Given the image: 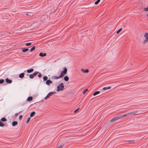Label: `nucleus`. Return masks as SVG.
Here are the masks:
<instances>
[{
	"mask_svg": "<svg viewBox=\"0 0 148 148\" xmlns=\"http://www.w3.org/2000/svg\"><path fill=\"white\" fill-rule=\"evenodd\" d=\"M62 78L61 77H60V75L59 76H54L52 77V78L54 79H58L59 78Z\"/></svg>",
	"mask_w": 148,
	"mask_h": 148,
	"instance_id": "11",
	"label": "nucleus"
},
{
	"mask_svg": "<svg viewBox=\"0 0 148 148\" xmlns=\"http://www.w3.org/2000/svg\"><path fill=\"white\" fill-rule=\"evenodd\" d=\"M39 73V74H38V76L39 77H41V74H40V73Z\"/></svg>",
	"mask_w": 148,
	"mask_h": 148,
	"instance_id": "35",
	"label": "nucleus"
},
{
	"mask_svg": "<svg viewBox=\"0 0 148 148\" xmlns=\"http://www.w3.org/2000/svg\"><path fill=\"white\" fill-rule=\"evenodd\" d=\"M28 49L26 48H23L22 50V51L23 52H25L26 51H28Z\"/></svg>",
	"mask_w": 148,
	"mask_h": 148,
	"instance_id": "12",
	"label": "nucleus"
},
{
	"mask_svg": "<svg viewBox=\"0 0 148 148\" xmlns=\"http://www.w3.org/2000/svg\"><path fill=\"white\" fill-rule=\"evenodd\" d=\"M64 87L63 83H60L57 87V91H59L60 90H62Z\"/></svg>",
	"mask_w": 148,
	"mask_h": 148,
	"instance_id": "3",
	"label": "nucleus"
},
{
	"mask_svg": "<svg viewBox=\"0 0 148 148\" xmlns=\"http://www.w3.org/2000/svg\"><path fill=\"white\" fill-rule=\"evenodd\" d=\"M34 71V69H28L27 70V72L28 73H30Z\"/></svg>",
	"mask_w": 148,
	"mask_h": 148,
	"instance_id": "18",
	"label": "nucleus"
},
{
	"mask_svg": "<svg viewBox=\"0 0 148 148\" xmlns=\"http://www.w3.org/2000/svg\"><path fill=\"white\" fill-rule=\"evenodd\" d=\"M35 114V112H32L30 114V117H32L34 116V114Z\"/></svg>",
	"mask_w": 148,
	"mask_h": 148,
	"instance_id": "21",
	"label": "nucleus"
},
{
	"mask_svg": "<svg viewBox=\"0 0 148 148\" xmlns=\"http://www.w3.org/2000/svg\"><path fill=\"white\" fill-rule=\"evenodd\" d=\"M33 99V97H28L27 100L28 101H30Z\"/></svg>",
	"mask_w": 148,
	"mask_h": 148,
	"instance_id": "19",
	"label": "nucleus"
},
{
	"mask_svg": "<svg viewBox=\"0 0 148 148\" xmlns=\"http://www.w3.org/2000/svg\"><path fill=\"white\" fill-rule=\"evenodd\" d=\"M121 119H124L123 114L119 115L114 117L110 121V122H112Z\"/></svg>",
	"mask_w": 148,
	"mask_h": 148,
	"instance_id": "1",
	"label": "nucleus"
},
{
	"mask_svg": "<svg viewBox=\"0 0 148 148\" xmlns=\"http://www.w3.org/2000/svg\"><path fill=\"white\" fill-rule=\"evenodd\" d=\"M35 46L33 47L30 49V52L32 51H34L35 49Z\"/></svg>",
	"mask_w": 148,
	"mask_h": 148,
	"instance_id": "24",
	"label": "nucleus"
},
{
	"mask_svg": "<svg viewBox=\"0 0 148 148\" xmlns=\"http://www.w3.org/2000/svg\"><path fill=\"white\" fill-rule=\"evenodd\" d=\"M39 73V72L36 71L32 74H30L29 75V77L31 79H33L34 77L36 76Z\"/></svg>",
	"mask_w": 148,
	"mask_h": 148,
	"instance_id": "7",
	"label": "nucleus"
},
{
	"mask_svg": "<svg viewBox=\"0 0 148 148\" xmlns=\"http://www.w3.org/2000/svg\"><path fill=\"white\" fill-rule=\"evenodd\" d=\"M144 10L145 11H148V6L147 8H145Z\"/></svg>",
	"mask_w": 148,
	"mask_h": 148,
	"instance_id": "33",
	"label": "nucleus"
},
{
	"mask_svg": "<svg viewBox=\"0 0 148 148\" xmlns=\"http://www.w3.org/2000/svg\"><path fill=\"white\" fill-rule=\"evenodd\" d=\"M4 125V124L2 122L0 121V127H3Z\"/></svg>",
	"mask_w": 148,
	"mask_h": 148,
	"instance_id": "26",
	"label": "nucleus"
},
{
	"mask_svg": "<svg viewBox=\"0 0 148 148\" xmlns=\"http://www.w3.org/2000/svg\"><path fill=\"white\" fill-rule=\"evenodd\" d=\"M128 142L130 143H133L134 142V141L133 140H128Z\"/></svg>",
	"mask_w": 148,
	"mask_h": 148,
	"instance_id": "29",
	"label": "nucleus"
},
{
	"mask_svg": "<svg viewBox=\"0 0 148 148\" xmlns=\"http://www.w3.org/2000/svg\"><path fill=\"white\" fill-rule=\"evenodd\" d=\"M48 77L47 76H45L43 77V79L44 80L47 81V80Z\"/></svg>",
	"mask_w": 148,
	"mask_h": 148,
	"instance_id": "25",
	"label": "nucleus"
},
{
	"mask_svg": "<svg viewBox=\"0 0 148 148\" xmlns=\"http://www.w3.org/2000/svg\"><path fill=\"white\" fill-rule=\"evenodd\" d=\"M18 114V113H16L15 115L16 116H17Z\"/></svg>",
	"mask_w": 148,
	"mask_h": 148,
	"instance_id": "38",
	"label": "nucleus"
},
{
	"mask_svg": "<svg viewBox=\"0 0 148 148\" xmlns=\"http://www.w3.org/2000/svg\"><path fill=\"white\" fill-rule=\"evenodd\" d=\"M1 121L2 122H5L7 121V119L5 117H3L1 119Z\"/></svg>",
	"mask_w": 148,
	"mask_h": 148,
	"instance_id": "22",
	"label": "nucleus"
},
{
	"mask_svg": "<svg viewBox=\"0 0 148 148\" xmlns=\"http://www.w3.org/2000/svg\"><path fill=\"white\" fill-rule=\"evenodd\" d=\"M147 16L148 17V13L147 14Z\"/></svg>",
	"mask_w": 148,
	"mask_h": 148,
	"instance_id": "40",
	"label": "nucleus"
},
{
	"mask_svg": "<svg viewBox=\"0 0 148 148\" xmlns=\"http://www.w3.org/2000/svg\"><path fill=\"white\" fill-rule=\"evenodd\" d=\"M30 119H31V118L30 117H28L27 118V120L26 121V123H28L30 121Z\"/></svg>",
	"mask_w": 148,
	"mask_h": 148,
	"instance_id": "30",
	"label": "nucleus"
},
{
	"mask_svg": "<svg viewBox=\"0 0 148 148\" xmlns=\"http://www.w3.org/2000/svg\"><path fill=\"white\" fill-rule=\"evenodd\" d=\"M81 70L84 73H88L89 72L88 70V69H82Z\"/></svg>",
	"mask_w": 148,
	"mask_h": 148,
	"instance_id": "14",
	"label": "nucleus"
},
{
	"mask_svg": "<svg viewBox=\"0 0 148 148\" xmlns=\"http://www.w3.org/2000/svg\"><path fill=\"white\" fill-rule=\"evenodd\" d=\"M88 90V89H86L85 90H84L83 92H82V93L84 94Z\"/></svg>",
	"mask_w": 148,
	"mask_h": 148,
	"instance_id": "32",
	"label": "nucleus"
},
{
	"mask_svg": "<svg viewBox=\"0 0 148 148\" xmlns=\"http://www.w3.org/2000/svg\"><path fill=\"white\" fill-rule=\"evenodd\" d=\"M25 74L24 73H22L20 74L19 75V77L21 78H23Z\"/></svg>",
	"mask_w": 148,
	"mask_h": 148,
	"instance_id": "13",
	"label": "nucleus"
},
{
	"mask_svg": "<svg viewBox=\"0 0 148 148\" xmlns=\"http://www.w3.org/2000/svg\"><path fill=\"white\" fill-rule=\"evenodd\" d=\"M144 37L146 38L143 42V44H145L148 42V33H146L144 35Z\"/></svg>",
	"mask_w": 148,
	"mask_h": 148,
	"instance_id": "5",
	"label": "nucleus"
},
{
	"mask_svg": "<svg viewBox=\"0 0 148 148\" xmlns=\"http://www.w3.org/2000/svg\"><path fill=\"white\" fill-rule=\"evenodd\" d=\"M79 108H78L76 110H75L74 111V112L75 113L76 112H77L79 109Z\"/></svg>",
	"mask_w": 148,
	"mask_h": 148,
	"instance_id": "36",
	"label": "nucleus"
},
{
	"mask_svg": "<svg viewBox=\"0 0 148 148\" xmlns=\"http://www.w3.org/2000/svg\"><path fill=\"white\" fill-rule=\"evenodd\" d=\"M31 44H32L31 43L29 42V43H26V44L25 45L26 46H30V45H31Z\"/></svg>",
	"mask_w": 148,
	"mask_h": 148,
	"instance_id": "31",
	"label": "nucleus"
},
{
	"mask_svg": "<svg viewBox=\"0 0 148 148\" xmlns=\"http://www.w3.org/2000/svg\"><path fill=\"white\" fill-rule=\"evenodd\" d=\"M26 15H28V14H26Z\"/></svg>",
	"mask_w": 148,
	"mask_h": 148,
	"instance_id": "39",
	"label": "nucleus"
},
{
	"mask_svg": "<svg viewBox=\"0 0 148 148\" xmlns=\"http://www.w3.org/2000/svg\"><path fill=\"white\" fill-rule=\"evenodd\" d=\"M64 79L66 81H68L69 79V78L67 76H65L64 77Z\"/></svg>",
	"mask_w": 148,
	"mask_h": 148,
	"instance_id": "20",
	"label": "nucleus"
},
{
	"mask_svg": "<svg viewBox=\"0 0 148 148\" xmlns=\"http://www.w3.org/2000/svg\"><path fill=\"white\" fill-rule=\"evenodd\" d=\"M122 30V28L119 29L118 31H117V32H116V33L117 34H119Z\"/></svg>",
	"mask_w": 148,
	"mask_h": 148,
	"instance_id": "28",
	"label": "nucleus"
},
{
	"mask_svg": "<svg viewBox=\"0 0 148 148\" xmlns=\"http://www.w3.org/2000/svg\"><path fill=\"white\" fill-rule=\"evenodd\" d=\"M52 83V82L49 79H48L46 81V84L47 85H49L50 84H51Z\"/></svg>",
	"mask_w": 148,
	"mask_h": 148,
	"instance_id": "9",
	"label": "nucleus"
},
{
	"mask_svg": "<svg viewBox=\"0 0 148 148\" xmlns=\"http://www.w3.org/2000/svg\"><path fill=\"white\" fill-rule=\"evenodd\" d=\"M95 140V139H93V140Z\"/></svg>",
	"mask_w": 148,
	"mask_h": 148,
	"instance_id": "41",
	"label": "nucleus"
},
{
	"mask_svg": "<svg viewBox=\"0 0 148 148\" xmlns=\"http://www.w3.org/2000/svg\"><path fill=\"white\" fill-rule=\"evenodd\" d=\"M138 111L136 110L132 112H129L128 113H127L125 114H123V116L124 118H126V117L127 116H130L132 115H135V114L138 112Z\"/></svg>",
	"mask_w": 148,
	"mask_h": 148,
	"instance_id": "2",
	"label": "nucleus"
},
{
	"mask_svg": "<svg viewBox=\"0 0 148 148\" xmlns=\"http://www.w3.org/2000/svg\"><path fill=\"white\" fill-rule=\"evenodd\" d=\"M55 92H49L48 94L45 97V99H46L49 98L51 96L53 95L56 93Z\"/></svg>",
	"mask_w": 148,
	"mask_h": 148,
	"instance_id": "6",
	"label": "nucleus"
},
{
	"mask_svg": "<svg viewBox=\"0 0 148 148\" xmlns=\"http://www.w3.org/2000/svg\"><path fill=\"white\" fill-rule=\"evenodd\" d=\"M111 86H108V87H104L103 88V90H106L107 89H109L111 88Z\"/></svg>",
	"mask_w": 148,
	"mask_h": 148,
	"instance_id": "17",
	"label": "nucleus"
},
{
	"mask_svg": "<svg viewBox=\"0 0 148 148\" xmlns=\"http://www.w3.org/2000/svg\"><path fill=\"white\" fill-rule=\"evenodd\" d=\"M100 93V92L99 91H96L93 93V96H95L99 94Z\"/></svg>",
	"mask_w": 148,
	"mask_h": 148,
	"instance_id": "15",
	"label": "nucleus"
},
{
	"mask_svg": "<svg viewBox=\"0 0 148 148\" xmlns=\"http://www.w3.org/2000/svg\"><path fill=\"white\" fill-rule=\"evenodd\" d=\"M46 55L47 54L46 53H43L42 52H41L39 54V56L42 57L46 56Z\"/></svg>",
	"mask_w": 148,
	"mask_h": 148,
	"instance_id": "10",
	"label": "nucleus"
},
{
	"mask_svg": "<svg viewBox=\"0 0 148 148\" xmlns=\"http://www.w3.org/2000/svg\"><path fill=\"white\" fill-rule=\"evenodd\" d=\"M67 69L66 67L64 68V70L61 72V73L60 75V77H63L67 73Z\"/></svg>",
	"mask_w": 148,
	"mask_h": 148,
	"instance_id": "4",
	"label": "nucleus"
},
{
	"mask_svg": "<svg viewBox=\"0 0 148 148\" xmlns=\"http://www.w3.org/2000/svg\"><path fill=\"white\" fill-rule=\"evenodd\" d=\"M5 81L8 84H10L12 82V81L11 79H9L8 78H7L5 79Z\"/></svg>",
	"mask_w": 148,
	"mask_h": 148,
	"instance_id": "8",
	"label": "nucleus"
},
{
	"mask_svg": "<svg viewBox=\"0 0 148 148\" xmlns=\"http://www.w3.org/2000/svg\"><path fill=\"white\" fill-rule=\"evenodd\" d=\"M4 82V80L3 79H0V84L3 83Z\"/></svg>",
	"mask_w": 148,
	"mask_h": 148,
	"instance_id": "27",
	"label": "nucleus"
},
{
	"mask_svg": "<svg viewBox=\"0 0 148 148\" xmlns=\"http://www.w3.org/2000/svg\"><path fill=\"white\" fill-rule=\"evenodd\" d=\"M18 123L16 121H13L12 123V125L13 126H14L17 125Z\"/></svg>",
	"mask_w": 148,
	"mask_h": 148,
	"instance_id": "16",
	"label": "nucleus"
},
{
	"mask_svg": "<svg viewBox=\"0 0 148 148\" xmlns=\"http://www.w3.org/2000/svg\"><path fill=\"white\" fill-rule=\"evenodd\" d=\"M96 128H97L96 127H94V128H93V130H94V129H95H95H96Z\"/></svg>",
	"mask_w": 148,
	"mask_h": 148,
	"instance_id": "37",
	"label": "nucleus"
},
{
	"mask_svg": "<svg viewBox=\"0 0 148 148\" xmlns=\"http://www.w3.org/2000/svg\"><path fill=\"white\" fill-rule=\"evenodd\" d=\"M22 117H23V116H22V115H20L19 117V119L21 120Z\"/></svg>",
	"mask_w": 148,
	"mask_h": 148,
	"instance_id": "34",
	"label": "nucleus"
},
{
	"mask_svg": "<svg viewBox=\"0 0 148 148\" xmlns=\"http://www.w3.org/2000/svg\"><path fill=\"white\" fill-rule=\"evenodd\" d=\"M100 0H97L96 1H95L94 4L95 5H97L100 2Z\"/></svg>",
	"mask_w": 148,
	"mask_h": 148,
	"instance_id": "23",
	"label": "nucleus"
}]
</instances>
